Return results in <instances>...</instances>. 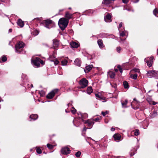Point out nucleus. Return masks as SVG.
<instances>
[{
  "mask_svg": "<svg viewBox=\"0 0 158 158\" xmlns=\"http://www.w3.org/2000/svg\"><path fill=\"white\" fill-rule=\"evenodd\" d=\"M69 23V20L65 18H60L58 22V25L61 29L64 30L67 27Z\"/></svg>",
  "mask_w": 158,
  "mask_h": 158,
  "instance_id": "f257e3e1",
  "label": "nucleus"
},
{
  "mask_svg": "<svg viewBox=\"0 0 158 158\" xmlns=\"http://www.w3.org/2000/svg\"><path fill=\"white\" fill-rule=\"evenodd\" d=\"M88 81L85 78L81 79L79 82V84L80 88H84L88 86Z\"/></svg>",
  "mask_w": 158,
  "mask_h": 158,
  "instance_id": "f03ea898",
  "label": "nucleus"
},
{
  "mask_svg": "<svg viewBox=\"0 0 158 158\" xmlns=\"http://www.w3.org/2000/svg\"><path fill=\"white\" fill-rule=\"evenodd\" d=\"M43 23L44 24L45 27L48 28H49L51 27L49 26L50 25L54 24V22L52 21L50 19L44 20L43 21Z\"/></svg>",
  "mask_w": 158,
  "mask_h": 158,
  "instance_id": "7ed1b4c3",
  "label": "nucleus"
},
{
  "mask_svg": "<svg viewBox=\"0 0 158 158\" xmlns=\"http://www.w3.org/2000/svg\"><path fill=\"white\" fill-rule=\"evenodd\" d=\"M58 91V89H54L51 92L48 94L46 97L47 98L51 99L54 96L55 94Z\"/></svg>",
  "mask_w": 158,
  "mask_h": 158,
  "instance_id": "20e7f679",
  "label": "nucleus"
},
{
  "mask_svg": "<svg viewBox=\"0 0 158 158\" xmlns=\"http://www.w3.org/2000/svg\"><path fill=\"white\" fill-rule=\"evenodd\" d=\"M61 153L64 155H67L70 153V150L69 148L67 147L62 148L61 150Z\"/></svg>",
  "mask_w": 158,
  "mask_h": 158,
  "instance_id": "39448f33",
  "label": "nucleus"
},
{
  "mask_svg": "<svg viewBox=\"0 0 158 158\" xmlns=\"http://www.w3.org/2000/svg\"><path fill=\"white\" fill-rule=\"evenodd\" d=\"M40 58L36 57L34 60H31V62L35 66L38 67L40 66Z\"/></svg>",
  "mask_w": 158,
  "mask_h": 158,
  "instance_id": "423d86ee",
  "label": "nucleus"
},
{
  "mask_svg": "<svg viewBox=\"0 0 158 158\" xmlns=\"http://www.w3.org/2000/svg\"><path fill=\"white\" fill-rule=\"evenodd\" d=\"M153 59V57H149L145 59V62L147 63L149 67L152 66Z\"/></svg>",
  "mask_w": 158,
  "mask_h": 158,
  "instance_id": "0eeeda50",
  "label": "nucleus"
},
{
  "mask_svg": "<svg viewBox=\"0 0 158 158\" xmlns=\"http://www.w3.org/2000/svg\"><path fill=\"white\" fill-rule=\"evenodd\" d=\"M24 46V44L23 42H18L15 45V49L16 51L17 52H18V49L23 48Z\"/></svg>",
  "mask_w": 158,
  "mask_h": 158,
  "instance_id": "6e6552de",
  "label": "nucleus"
},
{
  "mask_svg": "<svg viewBox=\"0 0 158 158\" xmlns=\"http://www.w3.org/2000/svg\"><path fill=\"white\" fill-rule=\"evenodd\" d=\"M85 123L88 124V127L89 129L92 127L93 125L94 124V120H92V119H88L85 121Z\"/></svg>",
  "mask_w": 158,
  "mask_h": 158,
  "instance_id": "1a4fd4ad",
  "label": "nucleus"
},
{
  "mask_svg": "<svg viewBox=\"0 0 158 158\" xmlns=\"http://www.w3.org/2000/svg\"><path fill=\"white\" fill-rule=\"evenodd\" d=\"M114 1V0H103L102 4H105L106 6H108L110 4L113 3Z\"/></svg>",
  "mask_w": 158,
  "mask_h": 158,
  "instance_id": "9d476101",
  "label": "nucleus"
},
{
  "mask_svg": "<svg viewBox=\"0 0 158 158\" xmlns=\"http://www.w3.org/2000/svg\"><path fill=\"white\" fill-rule=\"evenodd\" d=\"M114 139L116 141H118L121 138V135L118 134H116L113 135Z\"/></svg>",
  "mask_w": 158,
  "mask_h": 158,
  "instance_id": "9b49d317",
  "label": "nucleus"
},
{
  "mask_svg": "<svg viewBox=\"0 0 158 158\" xmlns=\"http://www.w3.org/2000/svg\"><path fill=\"white\" fill-rule=\"evenodd\" d=\"M73 14H70L68 12H66L65 17L66 19L69 20V19H71L73 17Z\"/></svg>",
  "mask_w": 158,
  "mask_h": 158,
  "instance_id": "f8f14e48",
  "label": "nucleus"
},
{
  "mask_svg": "<svg viewBox=\"0 0 158 158\" xmlns=\"http://www.w3.org/2000/svg\"><path fill=\"white\" fill-rule=\"evenodd\" d=\"M98 43L100 48H102L104 47L103 41L102 40L99 39L98 40Z\"/></svg>",
  "mask_w": 158,
  "mask_h": 158,
  "instance_id": "ddd939ff",
  "label": "nucleus"
},
{
  "mask_svg": "<svg viewBox=\"0 0 158 158\" xmlns=\"http://www.w3.org/2000/svg\"><path fill=\"white\" fill-rule=\"evenodd\" d=\"M155 73L154 71H149L147 73V76L149 77H151L153 76Z\"/></svg>",
  "mask_w": 158,
  "mask_h": 158,
  "instance_id": "4468645a",
  "label": "nucleus"
},
{
  "mask_svg": "<svg viewBox=\"0 0 158 158\" xmlns=\"http://www.w3.org/2000/svg\"><path fill=\"white\" fill-rule=\"evenodd\" d=\"M53 47L55 48H57L59 45V43L58 41L56 39H54L53 40Z\"/></svg>",
  "mask_w": 158,
  "mask_h": 158,
  "instance_id": "2eb2a0df",
  "label": "nucleus"
},
{
  "mask_svg": "<svg viewBox=\"0 0 158 158\" xmlns=\"http://www.w3.org/2000/svg\"><path fill=\"white\" fill-rule=\"evenodd\" d=\"M92 67L93 66L92 65H89L86 66L85 69V72L88 73L92 69Z\"/></svg>",
  "mask_w": 158,
  "mask_h": 158,
  "instance_id": "dca6fc26",
  "label": "nucleus"
},
{
  "mask_svg": "<svg viewBox=\"0 0 158 158\" xmlns=\"http://www.w3.org/2000/svg\"><path fill=\"white\" fill-rule=\"evenodd\" d=\"M70 45L71 47L73 48H77L79 46L78 44L75 42H71Z\"/></svg>",
  "mask_w": 158,
  "mask_h": 158,
  "instance_id": "f3484780",
  "label": "nucleus"
},
{
  "mask_svg": "<svg viewBox=\"0 0 158 158\" xmlns=\"http://www.w3.org/2000/svg\"><path fill=\"white\" fill-rule=\"evenodd\" d=\"M111 18V15L109 14H108L106 16V17L104 19L106 22H109L111 21V20H110Z\"/></svg>",
  "mask_w": 158,
  "mask_h": 158,
  "instance_id": "a211bd4d",
  "label": "nucleus"
},
{
  "mask_svg": "<svg viewBox=\"0 0 158 158\" xmlns=\"http://www.w3.org/2000/svg\"><path fill=\"white\" fill-rule=\"evenodd\" d=\"M74 63L76 65L79 66L81 65V61L79 59L77 58L75 60Z\"/></svg>",
  "mask_w": 158,
  "mask_h": 158,
  "instance_id": "6ab92c4d",
  "label": "nucleus"
},
{
  "mask_svg": "<svg viewBox=\"0 0 158 158\" xmlns=\"http://www.w3.org/2000/svg\"><path fill=\"white\" fill-rule=\"evenodd\" d=\"M55 52H53L52 55L50 56L49 59L51 61H53L55 60L56 57L55 56Z\"/></svg>",
  "mask_w": 158,
  "mask_h": 158,
  "instance_id": "aec40b11",
  "label": "nucleus"
},
{
  "mask_svg": "<svg viewBox=\"0 0 158 158\" xmlns=\"http://www.w3.org/2000/svg\"><path fill=\"white\" fill-rule=\"evenodd\" d=\"M17 24L18 25L21 27H22L24 26V23L23 21L20 19H19L17 22Z\"/></svg>",
  "mask_w": 158,
  "mask_h": 158,
  "instance_id": "412c9836",
  "label": "nucleus"
},
{
  "mask_svg": "<svg viewBox=\"0 0 158 158\" xmlns=\"http://www.w3.org/2000/svg\"><path fill=\"white\" fill-rule=\"evenodd\" d=\"M108 74L110 78H114L115 75V73L114 72L112 71H110L108 73Z\"/></svg>",
  "mask_w": 158,
  "mask_h": 158,
  "instance_id": "4be33fe9",
  "label": "nucleus"
},
{
  "mask_svg": "<svg viewBox=\"0 0 158 158\" xmlns=\"http://www.w3.org/2000/svg\"><path fill=\"white\" fill-rule=\"evenodd\" d=\"M87 93L90 94L93 92V89L91 87H88L87 90Z\"/></svg>",
  "mask_w": 158,
  "mask_h": 158,
  "instance_id": "5701e85b",
  "label": "nucleus"
},
{
  "mask_svg": "<svg viewBox=\"0 0 158 158\" xmlns=\"http://www.w3.org/2000/svg\"><path fill=\"white\" fill-rule=\"evenodd\" d=\"M30 118L34 120L36 119L38 117V116L36 114H34L31 115Z\"/></svg>",
  "mask_w": 158,
  "mask_h": 158,
  "instance_id": "b1692460",
  "label": "nucleus"
},
{
  "mask_svg": "<svg viewBox=\"0 0 158 158\" xmlns=\"http://www.w3.org/2000/svg\"><path fill=\"white\" fill-rule=\"evenodd\" d=\"M137 76H138V75L136 73H135V74H131L130 75V77L134 79H136L137 77Z\"/></svg>",
  "mask_w": 158,
  "mask_h": 158,
  "instance_id": "393cba45",
  "label": "nucleus"
},
{
  "mask_svg": "<svg viewBox=\"0 0 158 158\" xmlns=\"http://www.w3.org/2000/svg\"><path fill=\"white\" fill-rule=\"evenodd\" d=\"M39 33V31L36 30H34L31 33L35 36L37 35Z\"/></svg>",
  "mask_w": 158,
  "mask_h": 158,
  "instance_id": "a878e982",
  "label": "nucleus"
},
{
  "mask_svg": "<svg viewBox=\"0 0 158 158\" xmlns=\"http://www.w3.org/2000/svg\"><path fill=\"white\" fill-rule=\"evenodd\" d=\"M61 63L62 65H67L68 63V61L66 60H64L61 61Z\"/></svg>",
  "mask_w": 158,
  "mask_h": 158,
  "instance_id": "bb28decb",
  "label": "nucleus"
},
{
  "mask_svg": "<svg viewBox=\"0 0 158 158\" xmlns=\"http://www.w3.org/2000/svg\"><path fill=\"white\" fill-rule=\"evenodd\" d=\"M123 84L125 88L127 89L128 88V83L126 81H124Z\"/></svg>",
  "mask_w": 158,
  "mask_h": 158,
  "instance_id": "cd10ccee",
  "label": "nucleus"
},
{
  "mask_svg": "<svg viewBox=\"0 0 158 158\" xmlns=\"http://www.w3.org/2000/svg\"><path fill=\"white\" fill-rule=\"evenodd\" d=\"M127 103V100H125L124 101L122 102V105L123 107H126V105Z\"/></svg>",
  "mask_w": 158,
  "mask_h": 158,
  "instance_id": "c85d7f7f",
  "label": "nucleus"
},
{
  "mask_svg": "<svg viewBox=\"0 0 158 158\" xmlns=\"http://www.w3.org/2000/svg\"><path fill=\"white\" fill-rule=\"evenodd\" d=\"M153 13L157 17V15H158V9H155L153 10Z\"/></svg>",
  "mask_w": 158,
  "mask_h": 158,
  "instance_id": "c756f323",
  "label": "nucleus"
},
{
  "mask_svg": "<svg viewBox=\"0 0 158 158\" xmlns=\"http://www.w3.org/2000/svg\"><path fill=\"white\" fill-rule=\"evenodd\" d=\"M131 72L132 73H139V69H133L131 70Z\"/></svg>",
  "mask_w": 158,
  "mask_h": 158,
  "instance_id": "7c9ffc66",
  "label": "nucleus"
},
{
  "mask_svg": "<svg viewBox=\"0 0 158 158\" xmlns=\"http://www.w3.org/2000/svg\"><path fill=\"white\" fill-rule=\"evenodd\" d=\"M95 96L97 98H100L102 99H104L102 97L101 94H95Z\"/></svg>",
  "mask_w": 158,
  "mask_h": 158,
  "instance_id": "2f4dec72",
  "label": "nucleus"
},
{
  "mask_svg": "<svg viewBox=\"0 0 158 158\" xmlns=\"http://www.w3.org/2000/svg\"><path fill=\"white\" fill-rule=\"evenodd\" d=\"M139 130L136 129L134 131V135H135L137 136L139 134Z\"/></svg>",
  "mask_w": 158,
  "mask_h": 158,
  "instance_id": "473e14b6",
  "label": "nucleus"
},
{
  "mask_svg": "<svg viewBox=\"0 0 158 158\" xmlns=\"http://www.w3.org/2000/svg\"><path fill=\"white\" fill-rule=\"evenodd\" d=\"M47 146L50 149H52L54 147L53 146L49 143L47 144Z\"/></svg>",
  "mask_w": 158,
  "mask_h": 158,
  "instance_id": "72a5a7b5",
  "label": "nucleus"
},
{
  "mask_svg": "<svg viewBox=\"0 0 158 158\" xmlns=\"http://www.w3.org/2000/svg\"><path fill=\"white\" fill-rule=\"evenodd\" d=\"M81 154V152L80 151H78L75 154V156L77 157H80Z\"/></svg>",
  "mask_w": 158,
  "mask_h": 158,
  "instance_id": "f704fd0d",
  "label": "nucleus"
},
{
  "mask_svg": "<svg viewBox=\"0 0 158 158\" xmlns=\"http://www.w3.org/2000/svg\"><path fill=\"white\" fill-rule=\"evenodd\" d=\"M2 60L3 62H5L7 60V58L6 56H3L2 57Z\"/></svg>",
  "mask_w": 158,
  "mask_h": 158,
  "instance_id": "c9c22d12",
  "label": "nucleus"
},
{
  "mask_svg": "<svg viewBox=\"0 0 158 158\" xmlns=\"http://www.w3.org/2000/svg\"><path fill=\"white\" fill-rule=\"evenodd\" d=\"M134 151H135V149H134L133 150H131V152L130 153V155L131 156H133L135 153V152H134Z\"/></svg>",
  "mask_w": 158,
  "mask_h": 158,
  "instance_id": "e433bc0d",
  "label": "nucleus"
},
{
  "mask_svg": "<svg viewBox=\"0 0 158 158\" xmlns=\"http://www.w3.org/2000/svg\"><path fill=\"white\" fill-rule=\"evenodd\" d=\"M36 152L40 154L42 152L41 149L40 148H38L36 149Z\"/></svg>",
  "mask_w": 158,
  "mask_h": 158,
  "instance_id": "4c0bfd02",
  "label": "nucleus"
},
{
  "mask_svg": "<svg viewBox=\"0 0 158 158\" xmlns=\"http://www.w3.org/2000/svg\"><path fill=\"white\" fill-rule=\"evenodd\" d=\"M125 35V33L124 31H122L120 34V37H123Z\"/></svg>",
  "mask_w": 158,
  "mask_h": 158,
  "instance_id": "58836bf2",
  "label": "nucleus"
},
{
  "mask_svg": "<svg viewBox=\"0 0 158 158\" xmlns=\"http://www.w3.org/2000/svg\"><path fill=\"white\" fill-rule=\"evenodd\" d=\"M121 50V48L120 47H118L117 48V51L118 52L120 53Z\"/></svg>",
  "mask_w": 158,
  "mask_h": 158,
  "instance_id": "ea45409f",
  "label": "nucleus"
},
{
  "mask_svg": "<svg viewBox=\"0 0 158 158\" xmlns=\"http://www.w3.org/2000/svg\"><path fill=\"white\" fill-rule=\"evenodd\" d=\"M110 85L112 86V87L114 88V89H115L116 88V84L114 83H110Z\"/></svg>",
  "mask_w": 158,
  "mask_h": 158,
  "instance_id": "a19ab883",
  "label": "nucleus"
},
{
  "mask_svg": "<svg viewBox=\"0 0 158 158\" xmlns=\"http://www.w3.org/2000/svg\"><path fill=\"white\" fill-rule=\"evenodd\" d=\"M108 113V112L107 111H106V112H103L102 111V114L103 115V116H105L106 114H107Z\"/></svg>",
  "mask_w": 158,
  "mask_h": 158,
  "instance_id": "79ce46f5",
  "label": "nucleus"
},
{
  "mask_svg": "<svg viewBox=\"0 0 158 158\" xmlns=\"http://www.w3.org/2000/svg\"><path fill=\"white\" fill-rule=\"evenodd\" d=\"M88 117V114H84L82 115V118H86Z\"/></svg>",
  "mask_w": 158,
  "mask_h": 158,
  "instance_id": "37998d69",
  "label": "nucleus"
},
{
  "mask_svg": "<svg viewBox=\"0 0 158 158\" xmlns=\"http://www.w3.org/2000/svg\"><path fill=\"white\" fill-rule=\"evenodd\" d=\"M73 109L71 110V112L73 114H75L76 112V110L74 108H73Z\"/></svg>",
  "mask_w": 158,
  "mask_h": 158,
  "instance_id": "c03bdc74",
  "label": "nucleus"
},
{
  "mask_svg": "<svg viewBox=\"0 0 158 158\" xmlns=\"http://www.w3.org/2000/svg\"><path fill=\"white\" fill-rule=\"evenodd\" d=\"M100 120V119L98 117H97L94 119H92V120H94V121H95L96 122L97 121H99V120Z\"/></svg>",
  "mask_w": 158,
  "mask_h": 158,
  "instance_id": "a18cd8bd",
  "label": "nucleus"
},
{
  "mask_svg": "<svg viewBox=\"0 0 158 158\" xmlns=\"http://www.w3.org/2000/svg\"><path fill=\"white\" fill-rule=\"evenodd\" d=\"M41 18H37L34 19V20H36L37 21H40L41 20Z\"/></svg>",
  "mask_w": 158,
  "mask_h": 158,
  "instance_id": "49530a36",
  "label": "nucleus"
},
{
  "mask_svg": "<svg viewBox=\"0 0 158 158\" xmlns=\"http://www.w3.org/2000/svg\"><path fill=\"white\" fill-rule=\"evenodd\" d=\"M129 0H122L123 2L124 3H127Z\"/></svg>",
  "mask_w": 158,
  "mask_h": 158,
  "instance_id": "de8ad7c7",
  "label": "nucleus"
},
{
  "mask_svg": "<svg viewBox=\"0 0 158 158\" xmlns=\"http://www.w3.org/2000/svg\"><path fill=\"white\" fill-rule=\"evenodd\" d=\"M40 64H41L42 65H44V62L42 60L40 59Z\"/></svg>",
  "mask_w": 158,
  "mask_h": 158,
  "instance_id": "09e8293b",
  "label": "nucleus"
},
{
  "mask_svg": "<svg viewBox=\"0 0 158 158\" xmlns=\"http://www.w3.org/2000/svg\"><path fill=\"white\" fill-rule=\"evenodd\" d=\"M54 61V63L56 65L57 64L59 63V61L58 60H55Z\"/></svg>",
  "mask_w": 158,
  "mask_h": 158,
  "instance_id": "8fccbe9b",
  "label": "nucleus"
},
{
  "mask_svg": "<svg viewBox=\"0 0 158 158\" xmlns=\"http://www.w3.org/2000/svg\"><path fill=\"white\" fill-rule=\"evenodd\" d=\"M123 23L122 22H121L119 24L118 26V29L120 28L122 26Z\"/></svg>",
  "mask_w": 158,
  "mask_h": 158,
  "instance_id": "3c124183",
  "label": "nucleus"
},
{
  "mask_svg": "<svg viewBox=\"0 0 158 158\" xmlns=\"http://www.w3.org/2000/svg\"><path fill=\"white\" fill-rule=\"evenodd\" d=\"M151 102L152 104L153 105H155L157 103V102H155L154 101H152Z\"/></svg>",
  "mask_w": 158,
  "mask_h": 158,
  "instance_id": "603ef678",
  "label": "nucleus"
},
{
  "mask_svg": "<svg viewBox=\"0 0 158 158\" xmlns=\"http://www.w3.org/2000/svg\"><path fill=\"white\" fill-rule=\"evenodd\" d=\"M139 1V0H133V2L135 3L138 2Z\"/></svg>",
  "mask_w": 158,
  "mask_h": 158,
  "instance_id": "864d4df0",
  "label": "nucleus"
},
{
  "mask_svg": "<svg viewBox=\"0 0 158 158\" xmlns=\"http://www.w3.org/2000/svg\"><path fill=\"white\" fill-rule=\"evenodd\" d=\"M87 128L86 127H84L83 128V131H86L87 129Z\"/></svg>",
  "mask_w": 158,
  "mask_h": 158,
  "instance_id": "5fc2aeb1",
  "label": "nucleus"
},
{
  "mask_svg": "<svg viewBox=\"0 0 158 158\" xmlns=\"http://www.w3.org/2000/svg\"><path fill=\"white\" fill-rule=\"evenodd\" d=\"M117 68L119 69H121V66L120 65H118L117 66Z\"/></svg>",
  "mask_w": 158,
  "mask_h": 158,
  "instance_id": "6e6d98bb",
  "label": "nucleus"
},
{
  "mask_svg": "<svg viewBox=\"0 0 158 158\" xmlns=\"http://www.w3.org/2000/svg\"><path fill=\"white\" fill-rule=\"evenodd\" d=\"M115 130V129L114 128H113V127H112L111 128V130L112 131H114Z\"/></svg>",
  "mask_w": 158,
  "mask_h": 158,
  "instance_id": "4d7b16f0",
  "label": "nucleus"
},
{
  "mask_svg": "<svg viewBox=\"0 0 158 158\" xmlns=\"http://www.w3.org/2000/svg\"><path fill=\"white\" fill-rule=\"evenodd\" d=\"M119 70L120 71V73H122V72H123V70H122V69H119Z\"/></svg>",
  "mask_w": 158,
  "mask_h": 158,
  "instance_id": "13d9d810",
  "label": "nucleus"
},
{
  "mask_svg": "<svg viewBox=\"0 0 158 158\" xmlns=\"http://www.w3.org/2000/svg\"><path fill=\"white\" fill-rule=\"evenodd\" d=\"M12 29H10L9 30V31L10 32H12Z\"/></svg>",
  "mask_w": 158,
  "mask_h": 158,
  "instance_id": "bf43d9fd",
  "label": "nucleus"
},
{
  "mask_svg": "<svg viewBox=\"0 0 158 158\" xmlns=\"http://www.w3.org/2000/svg\"><path fill=\"white\" fill-rule=\"evenodd\" d=\"M114 70L116 72L118 71V69H114Z\"/></svg>",
  "mask_w": 158,
  "mask_h": 158,
  "instance_id": "052dcab7",
  "label": "nucleus"
},
{
  "mask_svg": "<svg viewBox=\"0 0 158 158\" xmlns=\"http://www.w3.org/2000/svg\"><path fill=\"white\" fill-rule=\"evenodd\" d=\"M63 10H60V11H63Z\"/></svg>",
  "mask_w": 158,
  "mask_h": 158,
  "instance_id": "680f3d73",
  "label": "nucleus"
},
{
  "mask_svg": "<svg viewBox=\"0 0 158 158\" xmlns=\"http://www.w3.org/2000/svg\"><path fill=\"white\" fill-rule=\"evenodd\" d=\"M1 98L0 97V102H1Z\"/></svg>",
  "mask_w": 158,
  "mask_h": 158,
  "instance_id": "e2e57ef3",
  "label": "nucleus"
},
{
  "mask_svg": "<svg viewBox=\"0 0 158 158\" xmlns=\"http://www.w3.org/2000/svg\"><path fill=\"white\" fill-rule=\"evenodd\" d=\"M69 9L71 10V7H69Z\"/></svg>",
  "mask_w": 158,
  "mask_h": 158,
  "instance_id": "0e129e2a",
  "label": "nucleus"
},
{
  "mask_svg": "<svg viewBox=\"0 0 158 158\" xmlns=\"http://www.w3.org/2000/svg\"><path fill=\"white\" fill-rule=\"evenodd\" d=\"M157 148H158V143L157 144Z\"/></svg>",
  "mask_w": 158,
  "mask_h": 158,
  "instance_id": "69168bd1",
  "label": "nucleus"
},
{
  "mask_svg": "<svg viewBox=\"0 0 158 158\" xmlns=\"http://www.w3.org/2000/svg\"><path fill=\"white\" fill-rule=\"evenodd\" d=\"M31 85V86L32 87H33V85Z\"/></svg>",
  "mask_w": 158,
  "mask_h": 158,
  "instance_id": "338daca9",
  "label": "nucleus"
},
{
  "mask_svg": "<svg viewBox=\"0 0 158 158\" xmlns=\"http://www.w3.org/2000/svg\"><path fill=\"white\" fill-rule=\"evenodd\" d=\"M120 40H123L121 38H120Z\"/></svg>",
  "mask_w": 158,
  "mask_h": 158,
  "instance_id": "774afa93",
  "label": "nucleus"
}]
</instances>
